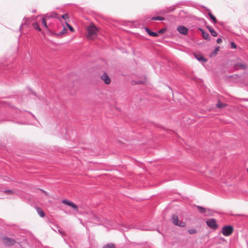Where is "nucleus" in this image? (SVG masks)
<instances>
[{"mask_svg":"<svg viewBox=\"0 0 248 248\" xmlns=\"http://www.w3.org/2000/svg\"><path fill=\"white\" fill-rule=\"evenodd\" d=\"M87 30L88 32L87 37L88 38L93 39L96 36L98 30L94 25L87 27Z\"/></svg>","mask_w":248,"mask_h":248,"instance_id":"obj_1","label":"nucleus"},{"mask_svg":"<svg viewBox=\"0 0 248 248\" xmlns=\"http://www.w3.org/2000/svg\"><path fill=\"white\" fill-rule=\"evenodd\" d=\"M45 17L46 18H58L59 20H61V18H62L64 20H66L69 18V16L67 14H65L61 16H60L56 12H54L46 14L45 15Z\"/></svg>","mask_w":248,"mask_h":248,"instance_id":"obj_2","label":"nucleus"},{"mask_svg":"<svg viewBox=\"0 0 248 248\" xmlns=\"http://www.w3.org/2000/svg\"><path fill=\"white\" fill-rule=\"evenodd\" d=\"M233 231V228L231 225L225 226L222 228L221 232L223 235L228 236L232 234Z\"/></svg>","mask_w":248,"mask_h":248,"instance_id":"obj_3","label":"nucleus"},{"mask_svg":"<svg viewBox=\"0 0 248 248\" xmlns=\"http://www.w3.org/2000/svg\"><path fill=\"white\" fill-rule=\"evenodd\" d=\"M171 220L173 224L175 225L182 227H185L186 225V223L184 222L179 220L176 215H173L171 217Z\"/></svg>","mask_w":248,"mask_h":248,"instance_id":"obj_4","label":"nucleus"},{"mask_svg":"<svg viewBox=\"0 0 248 248\" xmlns=\"http://www.w3.org/2000/svg\"><path fill=\"white\" fill-rule=\"evenodd\" d=\"M207 225L211 229L216 230L218 228V225L216 222V220L214 218L208 219L206 221Z\"/></svg>","mask_w":248,"mask_h":248,"instance_id":"obj_5","label":"nucleus"},{"mask_svg":"<svg viewBox=\"0 0 248 248\" xmlns=\"http://www.w3.org/2000/svg\"><path fill=\"white\" fill-rule=\"evenodd\" d=\"M2 242L6 246H12L15 244L16 241L7 236H4L2 239Z\"/></svg>","mask_w":248,"mask_h":248,"instance_id":"obj_6","label":"nucleus"},{"mask_svg":"<svg viewBox=\"0 0 248 248\" xmlns=\"http://www.w3.org/2000/svg\"><path fill=\"white\" fill-rule=\"evenodd\" d=\"M62 202L63 203L66 204L67 205L72 207L75 210L78 211V206L73 202L69 201L67 200H63L62 201Z\"/></svg>","mask_w":248,"mask_h":248,"instance_id":"obj_7","label":"nucleus"},{"mask_svg":"<svg viewBox=\"0 0 248 248\" xmlns=\"http://www.w3.org/2000/svg\"><path fill=\"white\" fill-rule=\"evenodd\" d=\"M177 30L180 33L183 35H186L188 32V29L184 26H178Z\"/></svg>","mask_w":248,"mask_h":248,"instance_id":"obj_8","label":"nucleus"},{"mask_svg":"<svg viewBox=\"0 0 248 248\" xmlns=\"http://www.w3.org/2000/svg\"><path fill=\"white\" fill-rule=\"evenodd\" d=\"M101 78L106 84H108L110 82V79L106 73H104L101 76Z\"/></svg>","mask_w":248,"mask_h":248,"instance_id":"obj_9","label":"nucleus"},{"mask_svg":"<svg viewBox=\"0 0 248 248\" xmlns=\"http://www.w3.org/2000/svg\"><path fill=\"white\" fill-rule=\"evenodd\" d=\"M194 56L195 58L200 62H207V60L200 54H195Z\"/></svg>","mask_w":248,"mask_h":248,"instance_id":"obj_10","label":"nucleus"},{"mask_svg":"<svg viewBox=\"0 0 248 248\" xmlns=\"http://www.w3.org/2000/svg\"><path fill=\"white\" fill-rule=\"evenodd\" d=\"M173 9H174L172 7L166 8L165 9L160 10V11L158 13L159 14H164L172 11Z\"/></svg>","mask_w":248,"mask_h":248,"instance_id":"obj_11","label":"nucleus"},{"mask_svg":"<svg viewBox=\"0 0 248 248\" xmlns=\"http://www.w3.org/2000/svg\"><path fill=\"white\" fill-rule=\"evenodd\" d=\"M145 31L148 33V34L151 36L156 37L158 36L157 33L151 31L148 28H145Z\"/></svg>","mask_w":248,"mask_h":248,"instance_id":"obj_12","label":"nucleus"},{"mask_svg":"<svg viewBox=\"0 0 248 248\" xmlns=\"http://www.w3.org/2000/svg\"><path fill=\"white\" fill-rule=\"evenodd\" d=\"M200 30L201 31L202 34V36L204 38V39L207 40H210V35L208 32H205L204 30H202V29H200Z\"/></svg>","mask_w":248,"mask_h":248,"instance_id":"obj_13","label":"nucleus"},{"mask_svg":"<svg viewBox=\"0 0 248 248\" xmlns=\"http://www.w3.org/2000/svg\"><path fill=\"white\" fill-rule=\"evenodd\" d=\"M196 207L201 214L204 215V216L205 215L206 208L199 205L196 206Z\"/></svg>","mask_w":248,"mask_h":248,"instance_id":"obj_14","label":"nucleus"},{"mask_svg":"<svg viewBox=\"0 0 248 248\" xmlns=\"http://www.w3.org/2000/svg\"><path fill=\"white\" fill-rule=\"evenodd\" d=\"M235 68L236 69H238L239 68H241L242 69H245L246 68V65L242 63H238L235 65Z\"/></svg>","mask_w":248,"mask_h":248,"instance_id":"obj_15","label":"nucleus"},{"mask_svg":"<svg viewBox=\"0 0 248 248\" xmlns=\"http://www.w3.org/2000/svg\"><path fill=\"white\" fill-rule=\"evenodd\" d=\"M214 211L210 209L206 208V213L204 216H212L214 215Z\"/></svg>","mask_w":248,"mask_h":248,"instance_id":"obj_16","label":"nucleus"},{"mask_svg":"<svg viewBox=\"0 0 248 248\" xmlns=\"http://www.w3.org/2000/svg\"><path fill=\"white\" fill-rule=\"evenodd\" d=\"M207 28L208 29L209 31L210 32V33L212 36L215 37L217 35V32L214 29H213L211 27L207 26Z\"/></svg>","mask_w":248,"mask_h":248,"instance_id":"obj_17","label":"nucleus"},{"mask_svg":"<svg viewBox=\"0 0 248 248\" xmlns=\"http://www.w3.org/2000/svg\"><path fill=\"white\" fill-rule=\"evenodd\" d=\"M67 31V29L65 27H63L62 30L61 31H60L58 33H57L56 34L59 36H62L66 33Z\"/></svg>","mask_w":248,"mask_h":248,"instance_id":"obj_18","label":"nucleus"},{"mask_svg":"<svg viewBox=\"0 0 248 248\" xmlns=\"http://www.w3.org/2000/svg\"><path fill=\"white\" fill-rule=\"evenodd\" d=\"M151 20L163 21V20H165V18L162 16H157L152 17L151 18Z\"/></svg>","mask_w":248,"mask_h":248,"instance_id":"obj_19","label":"nucleus"},{"mask_svg":"<svg viewBox=\"0 0 248 248\" xmlns=\"http://www.w3.org/2000/svg\"><path fill=\"white\" fill-rule=\"evenodd\" d=\"M36 210L37 211V213H38V215L41 217H44L45 216V214L44 212L40 208L37 207L36 208Z\"/></svg>","mask_w":248,"mask_h":248,"instance_id":"obj_20","label":"nucleus"},{"mask_svg":"<svg viewBox=\"0 0 248 248\" xmlns=\"http://www.w3.org/2000/svg\"><path fill=\"white\" fill-rule=\"evenodd\" d=\"M102 248H116V247L113 243H108L105 245Z\"/></svg>","mask_w":248,"mask_h":248,"instance_id":"obj_21","label":"nucleus"},{"mask_svg":"<svg viewBox=\"0 0 248 248\" xmlns=\"http://www.w3.org/2000/svg\"><path fill=\"white\" fill-rule=\"evenodd\" d=\"M208 15L210 18L213 20L214 24H216L217 22V20L215 16L212 15L211 13H209Z\"/></svg>","mask_w":248,"mask_h":248,"instance_id":"obj_22","label":"nucleus"},{"mask_svg":"<svg viewBox=\"0 0 248 248\" xmlns=\"http://www.w3.org/2000/svg\"><path fill=\"white\" fill-rule=\"evenodd\" d=\"M188 232L190 233V234H195L196 233L197 231L196 229H189L188 230Z\"/></svg>","mask_w":248,"mask_h":248,"instance_id":"obj_23","label":"nucleus"},{"mask_svg":"<svg viewBox=\"0 0 248 248\" xmlns=\"http://www.w3.org/2000/svg\"><path fill=\"white\" fill-rule=\"evenodd\" d=\"M33 26L35 29L38 30V31H41V28L39 27V25L37 23L33 24Z\"/></svg>","mask_w":248,"mask_h":248,"instance_id":"obj_24","label":"nucleus"},{"mask_svg":"<svg viewBox=\"0 0 248 248\" xmlns=\"http://www.w3.org/2000/svg\"><path fill=\"white\" fill-rule=\"evenodd\" d=\"M225 106V105L224 104H222L221 103H219L217 104V107L218 108H224Z\"/></svg>","mask_w":248,"mask_h":248,"instance_id":"obj_25","label":"nucleus"},{"mask_svg":"<svg viewBox=\"0 0 248 248\" xmlns=\"http://www.w3.org/2000/svg\"><path fill=\"white\" fill-rule=\"evenodd\" d=\"M4 192L7 194H11L13 193V190H6L4 191Z\"/></svg>","mask_w":248,"mask_h":248,"instance_id":"obj_26","label":"nucleus"},{"mask_svg":"<svg viewBox=\"0 0 248 248\" xmlns=\"http://www.w3.org/2000/svg\"><path fill=\"white\" fill-rule=\"evenodd\" d=\"M231 48H236V45L233 42H232L231 43Z\"/></svg>","mask_w":248,"mask_h":248,"instance_id":"obj_27","label":"nucleus"},{"mask_svg":"<svg viewBox=\"0 0 248 248\" xmlns=\"http://www.w3.org/2000/svg\"><path fill=\"white\" fill-rule=\"evenodd\" d=\"M42 22H43V24L44 25V26L46 27L47 28V24H46V21L45 20V18H43L42 19Z\"/></svg>","mask_w":248,"mask_h":248,"instance_id":"obj_28","label":"nucleus"},{"mask_svg":"<svg viewBox=\"0 0 248 248\" xmlns=\"http://www.w3.org/2000/svg\"><path fill=\"white\" fill-rule=\"evenodd\" d=\"M66 25H67V26H68V27L69 28V30H70L71 31H74V29H73V28L71 26H70V25L69 24H68L67 23H66Z\"/></svg>","mask_w":248,"mask_h":248,"instance_id":"obj_29","label":"nucleus"},{"mask_svg":"<svg viewBox=\"0 0 248 248\" xmlns=\"http://www.w3.org/2000/svg\"><path fill=\"white\" fill-rule=\"evenodd\" d=\"M165 31H166V29H162L159 30V31H158V33L161 34V33H164Z\"/></svg>","mask_w":248,"mask_h":248,"instance_id":"obj_30","label":"nucleus"},{"mask_svg":"<svg viewBox=\"0 0 248 248\" xmlns=\"http://www.w3.org/2000/svg\"><path fill=\"white\" fill-rule=\"evenodd\" d=\"M133 82H134V83H135V84H142L143 83V81H139V80L136 81H133Z\"/></svg>","mask_w":248,"mask_h":248,"instance_id":"obj_31","label":"nucleus"},{"mask_svg":"<svg viewBox=\"0 0 248 248\" xmlns=\"http://www.w3.org/2000/svg\"><path fill=\"white\" fill-rule=\"evenodd\" d=\"M219 50V47H216L215 50H214V53L215 54H216L217 53V51Z\"/></svg>","mask_w":248,"mask_h":248,"instance_id":"obj_32","label":"nucleus"},{"mask_svg":"<svg viewBox=\"0 0 248 248\" xmlns=\"http://www.w3.org/2000/svg\"><path fill=\"white\" fill-rule=\"evenodd\" d=\"M217 42L218 44H220L222 42V39L221 38H218L217 40Z\"/></svg>","mask_w":248,"mask_h":248,"instance_id":"obj_33","label":"nucleus"},{"mask_svg":"<svg viewBox=\"0 0 248 248\" xmlns=\"http://www.w3.org/2000/svg\"><path fill=\"white\" fill-rule=\"evenodd\" d=\"M31 93H32V94H33L34 95H36V93H34V92H31Z\"/></svg>","mask_w":248,"mask_h":248,"instance_id":"obj_34","label":"nucleus"},{"mask_svg":"<svg viewBox=\"0 0 248 248\" xmlns=\"http://www.w3.org/2000/svg\"><path fill=\"white\" fill-rule=\"evenodd\" d=\"M22 26H23V24H22L21 25V26H20V28H19L20 30H21V27H22Z\"/></svg>","mask_w":248,"mask_h":248,"instance_id":"obj_35","label":"nucleus"},{"mask_svg":"<svg viewBox=\"0 0 248 248\" xmlns=\"http://www.w3.org/2000/svg\"><path fill=\"white\" fill-rule=\"evenodd\" d=\"M42 191L43 192H44V193H46V192H45V191H44V190H42Z\"/></svg>","mask_w":248,"mask_h":248,"instance_id":"obj_36","label":"nucleus"}]
</instances>
